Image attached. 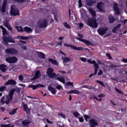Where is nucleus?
I'll return each instance as SVG.
<instances>
[{
    "label": "nucleus",
    "instance_id": "nucleus-39",
    "mask_svg": "<svg viewBox=\"0 0 127 127\" xmlns=\"http://www.w3.org/2000/svg\"><path fill=\"white\" fill-rule=\"evenodd\" d=\"M16 28L19 32H23L24 31L21 27H16Z\"/></svg>",
    "mask_w": 127,
    "mask_h": 127
},
{
    "label": "nucleus",
    "instance_id": "nucleus-5",
    "mask_svg": "<svg viewBox=\"0 0 127 127\" xmlns=\"http://www.w3.org/2000/svg\"><path fill=\"white\" fill-rule=\"evenodd\" d=\"M47 20L46 19H42L38 22V26L40 28H45L47 27Z\"/></svg>",
    "mask_w": 127,
    "mask_h": 127
},
{
    "label": "nucleus",
    "instance_id": "nucleus-32",
    "mask_svg": "<svg viewBox=\"0 0 127 127\" xmlns=\"http://www.w3.org/2000/svg\"><path fill=\"white\" fill-rule=\"evenodd\" d=\"M5 5H4V3L2 4V7L0 8V12L1 13H4L5 12V8H6Z\"/></svg>",
    "mask_w": 127,
    "mask_h": 127
},
{
    "label": "nucleus",
    "instance_id": "nucleus-22",
    "mask_svg": "<svg viewBox=\"0 0 127 127\" xmlns=\"http://www.w3.org/2000/svg\"><path fill=\"white\" fill-rule=\"evenodd\" d=\"M48 60L49 62L50 63H52V64H54V65H56V66H58V63L57 62V61L54 60L51 58L48 59Z\"/></svg>",
    "mask_w": 127,
    "mask_h": 127
},
{
    "label": "nucleus",
    "instance_id": "nucleus-1",
    "mask_svg": "<svg viewBox=\"0 0 127 127\" xmlns=\"http://www.w3.org/2000/svg\"><path fill=\"white\" fill-rule=\"evenodd\" d=\"M0 28L2 29V32L3 34L2 42V43L4 45H8V42H11L12 43H15V41L12 38L9 37H5V35H7V31L5 28H3L2 26H0Z\"/></svg>",
    "mask_w": 127,
    "mask_h": 127
},
{
    "label": "nucleus",
    "instance_id": "nucleus-62",
    "mask_svg": "<svg viewBox=\"0 0 127 127\" xmlns=\"http://www.w3.org/2000/svg\"><path fill=\"white\" fill-rule=\"evenodd\" d=\"M102 74H103V70H102V69H100L98 73V75H102Z\"/></svg>",
    "mask_w": 127,
    "mask_h": 127
},
{
    "label": "nucleus",
    "instance_id": "nucleus-59",
    "mask_svg": "<svg viewBox=\"0 0 127 127\" xmlns=\"http://www.w3.org/2000/svg\"><path fill=\"white\" fill-rule=\"evenodd\" d=\"M20 39H23L24 40H25V39H27L28 38L24 36H20Z\"/></svg>",
    "mask_w": 127,
    "mask_h": 127
},
{
    "label": "nucleus",
    "instance_id": "nucleus-29",
    "mask_svg": "<svg viewBox=\"0 0 127 127\" xmlns=\"http://www.w3.org/2000/svg\"><path fill=\"white\" fill-rule=\"evenodd\" d=\"M57 80H58L60 81V82H61L63 83V84H65V78L63 76H60L57 78Z\"/></svg>",
    "mask_w": 127,
    "mask_h": 127
},
{
    "label": "nucleus",
    "instance_id": "nucleus-8",
    "mask_svg": "<svg viewBox=\"0 0 127 127\" xmlns=\"http://www.w3.org/2000/svg\"><path fill=\"white\" fill-rule=\"evenodd\" d=\"M54 72V69L52 68H48L47 70V73L49 77L51 78H55L56 74Z\"/></svg>",
    "mask_w": 127,
    "mask_h": 127
},
{
    "label": "nucleus",
    "instance_id": "nucleus-26",
    "mask_svg": "<svg viewBox=\"0 0 127 127\" xmlns=\"http://www.w3.org/2000/svg\"><path fill=\"white\" fill-rule=\"evenodd\" d=\"M28 87L29 88H31L33 90H35L36 89H37V88H40V85L39 84H37L36 85H30L28 86Z\"/></svg>",
    "mask_w": 127,
    "mask_h": 127
},
{
    "label": "nucleus",
    "instance_id": "nucleus-43",
    "mask_svg": "<svg viewBox=\"0 0 127 127\" xmlns=\"http://www.w3.org/2000/svg\"><path fill=\"white\" fill-rule=\"evenodd\" d=\"M0 127H13V126H10V124H8V125L3 124L1 125Z\"/></svg>",
    "mask_w": 127,
    "mask_h": 127
},
{
    "label": "nucleus",
    "instance_id": "nucleus-18",
    "mask_svg": "<svg viewBox=\"0 0 127 127\" xmlns=\"http://www.w3.org/2000/svg\"><path fill=\"white\" fill-rule=\"evenodd\" d=\"M114 10L115 11V14H120V8H119V5L117 3L114 4Z\"/></svg>",
    "mask_w": 127,
    "mask_h": 127
},
{
    "label": "nucleus",
    "instance_id": "nucleus-35",
    "mask_svg": "<svg viewBox=\"0 0 127 127\" xmlns=\"http://www.w3.org/2000/svg\"><path fill=\"white\" fill-rule=\"evenodd\" d=\"M82 88H85L86 89H88L89 90H92V89H94L92 86H89L87 85H85L82 86Z\"/></svg>",
    "mask_w": 127,
    "mask_h": 127
},
{
    "label": "nucleus",
    "instance_id": "nucleus-51",
    "mask_svg": "<svg viewBox=\"0 0 127 127\" xmlns=\"http://www.w3.org/2000/svg\"><path fill=\"white\" fill-rule=\"evenodd\" d=\"M78 120L80 123H83L84 122V118H83V117L78 118Z\"/></svg>",
    "mask_w": 127,
    "mask_h": 127
},
{
    "label": "nucleus",
    "instance_id": "nucleus-7",
    "mask_svg": "<svg viewBox=\"0 0 127 127\" xmlns=\"http://www.w3.org/2000/svg\"><path fill=\"white\" fill-rule=\"evenodd\" d=\"M10 12L11 15H14L15 16H16V15H19V10L16 8L15 5L11 6V11Z\"/></svg>",
    "mask_w": 127,
    "mask_h": 127
},
{
    "label": "nucleus",
    "instance_id": "nucleus-57",
    "mask_svg": "<svg viewBox=\"0 0 127 127\" xmlns=\"http://www.w3.org/2000/svg\"><path fill=\"white\" fill-rule=\"evenodd\" d=\"M17 2H20V3H22V2H24L25 0H15Z\"/></svg>",
    "mask_w": 127,
    "mask_h": 127
},
{
    "label": "nucleus",
    "instance_id": "nucleus-23",
    "mask_svg": "<svg viewBox=\"0 0 127 127\" xmlns=\"http://www.w3.org/2000/svg\"><path fill=\"white\" fill-rule=\"evenodd\" d=\"M121 26H122V24H119L118 25H117V26L114 27L113 28V29L112 30L113 33H116V32H117V31H118V30H119V29H120V28H121Z\"/></svg>",
    "mask_w": 127,
    "mask_h": 127
},
{
    "label": "nucleus",
    "instance_id": "nucleus-24",
    "mask_svg": "<svg viewBox=\"0 0 127 127\" xmlns=\"http://www.w3.org/2000/svg\"><path fill=\"white\" fill-rule=\"evenodd\" d=\"M89 11L90 12L93 17H96V11H95L94 9L89 8Z\"/></svg>",
    "mask_w": 127,
    "mask_h": 127
},
{
    "label": "nucleus",
    "instance_id": "nucleus-38",
    "mask_svg": "<svg viewBox=\"0 0 127 127\" xmlns=\"http://www.w3.org/2000/svg\"><path fill=\"white\" fill-rule=\"evenodd\" d=\"M16 111H17V108L13 109L12 111H10L9 112V115H10L11 116L14 115L16 113Z\"/></svg>",
    "mask_w": 127,
    "mask_h": 127
},
{
    "label": "nucleus",
    "instance_id": "nucleus-14",
    "mask_svg": "<svg viewBox=\"0 0 127 127\" xmlns=\"http://www.w3.org/2000/svg\"><path fill=\"white\" fill-rule=\"evenodd\" d=\"M41 77V74H40V71L36 70L35 71V76L33 78H31V81L36 80V79H39Z\"/></svg>",
    "mask_w": 127,
    "mask_h": 127
},
{
    "label": "nucleus",
    "instance_id": "nucleus-10",
    "mask_svg": "<svg viewBox=\"0 0 127 127\" xmlns=\"http://www.w3.org/2000/svg\"><path fill=\"white\" fill-rule=\"evenodd\" d=\"M108 31L107 27H100L98 28L97 32H98L99 35H105V33H107Z\"/></svg>",
    "mask_w": 127,
    "mask_h": 127
},
{
    "label": "nucleus",
    "instance_id": "nucleus-19",
    "mask_svg": "<svg viewBox=\"0 0 127 127\" xmlns=\"http://www.w3.org/2000/svg\"><path fill=\"white\" fill-rule=\"evenodd\" d=\"M48 89L53 95H56V93H57V90L56 89L52 87L51 86H49L48 88Z\"/></svg>",
    "mask_w": 127,
    "mask_h": 127
},
{
    "label": "nucleus",
    "instance_id": "nucleus-56",
    "mask_svg": "<svg viewBox=\"0 0 127 127\" xmlns=\"http://www.w3.org/2000/svg\"><path fill=\"white\" fill-rule=\"evenodd\" d=\"M111 34H112V32H109L107 33V34L105 36V37H108V36H111Z\"/></svg>",
    "mask_w": 127,
    "mask_h": 127
},
{
    "label": "nucleus",
    "instance_id": "nucleus-47",
    "mask_svg": "<svg viewBox=\"0 0 127 127\" xmlns=\"http://www.w3.org/2000/svg\"><path fill=\"white\" fill-rule=\"evenodd\" d=\"M79 59H80V60L81 61H82V62H87V61H88V60H87V59H86V58H79Z\"/></svg>",
    "mask_w": 127,
    "mask_h": 127
},
{
    "label": "nucleus",
    "instance_id": "nucleus-4",
    "mask_svg": "<svg viewBox=\"0 0 127 127\" xmlns=\"http://www.w3.org/2000/svg\"><path fill=\"white\" fill-rule=\"evenodd\" d=\"M15 92V89L13 88L9 91V94L6 96L5 104H9L11 101H12V98L13 97V94Z\"/></svg>",
    "mask_w": 127,
    "mask_h": 127
},
{
    "label": "nucleus",
    "instance_id": "nucleus-61",
    "mask_svg": "<svg viewBox=\"0 0 127 127\" xmlns=\"http://www.w3.org/2000/svg\"><path fill=\"white\" fill-rule=\"evenodd\" d=\"M84 119L85 120V121H87V120H89V119H90V117L87 116V115H84Z\"/></svg>",
    "mask_w": 127,
    "mask_h": 127
},
{
    "label": "nucleus",
    "instance_id": "nucleus-17",
    "mask_svg": "<svg viewBox=\"0 0 127 127\" xmlns=\"http://www.w3.org/2000/svg\"><path fill=\"white\" fill-rule=\"evenodd\" d=\"M22 106L23 108L24 111H25L27 114H29L30 113L31 109L28 108L27 105L23 102Z\"/></svg>",
    "mask_w": 127,
    "mask_h": 127
},
{
    "label": "nucleus",
    "instance_id": "nucleus-16",
    "mask_svg": "<svg viewBox=\"0 0 127 127\" xmlns=\"http://www.w3.org/2000/svg\"><path fill=\"white\" fill-rule=\"evenodd\" d=\"M76 39H77V40H79V41L85 43V45H87L88 46L92 45V43L89 40L81 39L80 38H76Z\"/></svg>",
    "mask_w": 127,
    "mask_h": 127
},
{
    "label": "nucleus",
    "instance_id": "nucleus-21",
    "mask_svg": "<svg viewBox=\"0 0 127 127\" xmlns=\"http://www.w3.org/2000/svg\"><path fill=\"white\" fill-rule=\"evenodd\" d=\"M62 60L63 61L64 64H66V63H68V62H70L71 61L70 58L66 57H62Z\"/></svg>",
    "mask_w": 127,
    "mask_h": 127
},
{
    "label": "nucleus",
    "instance_id": "nucleus-50",
    "mask_svg": "<svg viewBox=\"0 0 127 127\" xmlns=\"http://www.w3.org/2000/svg\"><path fill=\"white\" fill-rule=\"evenodd\" d=\"M106 56L108 57L109 60H112V59H113V58L111 57V55H110V54H107Z\"/></svg>",
    "mask_w": 127,
    "mask_h": 127
},
{
    "label": "nucleus",
    "instance_id": "nucleus-49",
    "mask_svg": "<svg viewBox=\"0 0 127 127\" xmlns=\"http://www.w3.org/2000/svg\"><path fill=\"white\" fill-rule=\"evenodd\" d=\"M97 62L99 65H105V63H103L99 60H97Z\"/></svg>",
    "mask_w": 127,
    "mask_h": 127
},
{
    "label": "nucleus",
    "instance_id": "nucleus-34",
    "mask_svg": "<svg viewBox=\"0 0 127 127\" xmlns=\"http://www.w3.org/2000/svg\"><path fill=\"white\" fill-rule=\"evenodd\" d=\"M81 16H84V14H86V10L84 8H81L80 10Z\"/></svg>",
    "mask_w": 127,
    "mask_h": 127
},
{
    "label": "nucleus",
    "instance_id": "nucleus-2",
    "mask_svg": "<svg viewBox=\"0 0 127 127\" xmlns=\"http://www.w3.org/2000/svg\"><path fill=\"white\" fill-rule=\"evenodd\" d=\"M87 62L90 63V64H94L93 68H94V72L89 75V78H91L92 76H95V75L97 74V73H98V71L99 70V64L96 63V61H92L90 59L87 60Z\"/></svg>",
    "mask_w": 127,
    "mask_h": 127
},
{
    "label": "nucleus",
    "instance_id": "nucleus-25",
    "mask_svg": "<svg viewBox=\"0 0 127 127\" xmlns=\"http://www.w3.org/2000/svg\"><path fill=\"white\" fill-rule=\"evenodd\" d=\"M67 94H77L79 95V94H81V92L80 91H79L78 90L75 89V90H72L70 91H68L67 92Z\"/></svg>",
    "mask_w": 127,
    "mask_h": 127
},
{
    "label": "nucleus",
    "instance_id": "nucleus-40",
    "mask_svg": "<svg viewBox=\"0 0 127 127\" xmlns=\"http://www.w3.org/2000/svg\"><path fill=\"white\" fill-rule=\"evenodd\" d=\"M96 82L97 83H98V84H100V85H101V86L104 87V88H106V86H105V84H104V82H103V81H101L100 80H96Z\"/></svg>",
    "mask_w": 127,
    "mask_h": 127
},
{
    "label": "nucleus",
    "instance_id": "nucleus-45",
    "mask_svg": "<svg viewBox=\"0 0 127 127\" xmlns=\"http://www.w3.org/2000/svg\"><path fill=\"white\" fill-rule=\"evenodd\" d=\"M82 50H78V51H88V52H90V50H89V49L86 48L83 49V48H82V47H80Z\"/></svg>",
    "mask_w": 127,
    "mask_h": 127
},
{
    "label": "nucleus",
    "instance_id": "nucleus-46",
    "mask_svg": "<svg viewBox=\"0 0 127 127\" xmlns=\"http://www.w3.org/2000/svg\"><path fill=\"white\" fill-rule=\"evenodd\" d=\"M6 89V87L4 86H2L0 87V92H2V91H5Z\"/></svg>",
    "mask_w": 127,
    "mask_h": 127
},
{
    "label": "nucleus",
    "instance_id": "nucleus-42",
    "mask_svg": "<svg viewBox=\"0 0 127 127\" xmlns=\"http://www.w3.org/2000/svg\"><path fill=\"white\" fill-rule=\"evenodd\" d=\"M65 86L66 87H68V86H72V87H74V85H73V83L71 82H68L65 84Z\"/></svg>",
    "mask_w": 127,
    "mask_h": 127
},
{
    "label": "nucleus",
    "instance_id": "nucleus-58",
    "mask_svg": "<svg viewBox=\"0 0 127 127\" xmlns=\"http://www.w3.org/2000/svg\"><path fill=\"white\" fill-rule=\"evenodd\" d=\"M6 27H7V28L9 30H10L11 31V30H12V28H11V26H10V25H8L7 26H6Z\"/></svg>",
    "mask_w": 127,
    "mask_h": 127
},
{
    "label": "nucleus",
    "instance_id": "nucleus-33",
    "mask_svg": "<svg viewBox=\"0 0 127 127\" xmlns=\"http://www.w3.org/2000/svg\"><path fill=\"white\" fill-rule=\"evenodd\" d=\"M22 124L25 127H27L29 124H30V121L28 120H24V121L22 122Z\"/></svg>",
    "mask_w": 127,
    "mask_h": 127
},
{
    "label": "nucleus",
    "instance_id": "nucleus-55",
    "mask_svg": "<svg viewBox=\"0 0 127 127\" xmlns=\"http://www.w3.org/2000/svg\"><path fill=\"white\" fill-rule=\"evenodd\" d=\"M115 91L117 92V93H119V94H122V91L121 90H119L117 87L115 88Z\"/></svg>",
    "mask_w": 127,
    "mask_h": 127
},
{
    "label": "nucleus",
    "instance_id": "nucleus-41",
    "mask_svg": "<svg viewBox=\"0 0 127 127\" xmlns=\"http://www.w3.org/2000/svg\"><path fill=\"white\" fill-rule=\"evenodd\" d=\"M73 115L75 118H78V117H80V114L77 112H74L73 113Z\"/></svg>",
    "mask_w": 127,
    "mask_h": 127
},
{
    "label": "nucleus",
    "instance_id": "nucleus-31",
    "mask_svg": "<svg viewBox=\"0 0 127 127\" xmlns=\"http://www.w3.org/2000/svg\"><path fill=\"white\" fill-rule=\"evenodd\" d=\"M37 54L38 57L40 58H41V59H45V55H44V54H43V53H41V52H37Z\"/></svg>",
    "mask_w": 127,
    "mask_h": 127
},
{
    "label": "nucleus",
    "instance_id": "nucleus-37",
    "mask_svg": "<svg viewBox=\"0 0 127 127\" xmlns=\"http://www.w3.org/2000/svg\"><path fill=\"white\" fill-rule=\"evenodd\" d=\"M64 25L65 28H67V29H71V26L69 24L67 23V22L64 23Z\"/></svg>",
    "mask_w": 127,
    "mask_h": 127
},
{
    "label": "nucleus",
    "instance_id": "nucleus-6",
    "mask_svg": "<svg viewBox=\"0 0 127 127\" xmlns=\"http://www.w3.org/2000/svg\"><path fill=\"white\" fill-rule=\"evenodd\" d=\"M5 60L6 62L9 63L10 64H14L15 63H16V62H17L18 60L16 57L12 56L6 58L5 59Z\"/></svg>",
    "mask_w": 127,
    "mask_h": 127
},
{
    "label": "nucleus",
    "instance_id": "nucleus-36",
    "mask_svg": "<svg viewBox=\"0 0 127 127\" xmlns=\"http://www.w3.org/2000/svg\"><path fill=\"white\" fill-rule=\"evenodd\" d=\"M109 19L111 23H113V22H115V20H116V19H114L113 16H109Z\"/></svg>",
    "mask_w": 127,
    "mask_h": 127
},
{
    "label": "nucleus",
    "instance_id": "nucleus-20",
    "mask_svg": "<svg viewBox=\"0 0 127 127\" xmlns=\"http://www.w3.org/2000/svg\"><path fill=\"white\" fill-rule=\"evenodd\" d=\"M86 2L87 5L92 6V5H94L95 3H96V0H87Z\"/></svg>",
    "mask_w": 127,
    "mask_h": 127
},
{
    "label": "nucleus",
    "instance_id": "nucleus-11",
    "mask_svg": "<svg viewBox=\"0 0 127 127\" xmlns=\"http://www.w3.org/2000/svg\"><path fill=\"white\" fill-rule=\"evenodd\" d=\"M98 121L94 119H91L89 121V126L90 127H96L98 126Z\"/></svg>",
    "mask_w": 127,
    "mask_h": 127
},
{
    "label": "nucleus",
    "instance_id": "nucleus-30",
    "mask_svg": "<svg viewBox=\"0 0 127 127\" xmlns=\"http://www.w3.org/2000/svg\"><path fill=\"white\" fill-rule=\"evenodd\" d=\"M68 12L70 19H71L72 20H76V15H75V14H72L71 17V11L70 9H69Z\"/></svg>",
    "mask_w": 127,
    "mask_h": 127
},
{
    "label": "nucleus",
    "instance_id": "nucleus-28",
    "mask_svg": "<svg viewBox=\"0 0 127 127\" xmlns=\"http://www.w3.org/2000/svg\"><path fill=\"white\" fill-rule=\"evenodd\" d=\"M24 30L27 32V33H31L32 32V29L28 27H25L24 28Z\"/></svg>",
    "mask_w": 127,
    "mask_h": 127
},
{
    "label": "nucleus",
    "instance_id": "nucleus-9",
    "mask_svg": "<svg viewBox=\"0 0 127 127\" xmlns=\"http://www.w3.org/2000/svg\"><path fill=\"white\" fill-rule=\"evenodd\" d=\"M5 51L6 53L11 55H17V53H18L17 50L14 48L6 49L5 50Z\"/></svg>",
    "mask_w": 127,
    "mask_h": 127
},
{
    "label": "nucleus",
    "instance_id": "nucleus-12",
    "mask_svg": "<svg viewBox=\"0 0 127 127\" xmlns=\"http://www.w3.org/2000/svg\"><path fill=\"white\" fill-rule=\"evenodd\" d=\"M64 46H65V47H70L72 49H74V50H82L81 47H77L76 46L69 45L66 43L64 44Z\"/></svg>",
    "mask_w": 127,
    "mask_h": 127
},
{
    "label": "nucleus",
    "instance_id": "nucleus-3",
    "mask_svg": "<svg viewBox=\"0 0 127 127\" xmlns=\"http://www.w3.org/2000/svg\"><path fill=\"white\" fill-rule=\"evenodd\" d=\"M86 24L92 28H97L98 27V23L95 18H88L86 21Z\"/></svg>",
    "mask_w": 127,
    "mask_h": 127
},
{
    "label": "nucleus",
    "instance_id": "nucleus-54",
    "mask_svg": "<svg viewBox=\"0 0 127 127\" xmlns=\"http://www.w3.org/2000/svg\"><path fill=\"white\" fill-rule=\"evenodd\" d=\"M56 88L58 90H60V89H62V86L60 85H58L56 86Z\"/></svg>",
    "mask_w": 127,
    "mask_h": 127
},
{
    "label": "nucleus",
    "instance_id": "nucleus-27",
    "mask_svg": "<svg viewBox=\"0 0 127 127\" xmlns=\"http://www.w3.org/2000/svg\"><path fill=\"white\" fill-rule=\"evenodd\" d=\"M0 70H1V71H2V72H5V71L6 70H7V68L5 65L1 64V65H0Z\"/></svg>",
    "mask_w": 127,
    "mask_h": 127
},
{
    "label": "nucleus",
    "instance_id": "nucleus-13",
    "mask_svg": "<svg viewBox=\"0 0 127 127\" xmlns=\"http://www.w3.org/2000/svg\"><path fill=\"white\" fill-rule=\"evenodd\" d=\"M97 7L101 12L105 11V10H104V2H100L98 3Z\"/></svg>",
    "mask_w": 127,
    "mask_h": 127
},
{
    "label": "nucleus",
    "instance_id": "nucleus-53",
    "mask_svg": "<svg viewBox=\"0 0 127 127\" xmlns=\"http://www.w3.org/2000/svg\"><path fill=\"white\" fill-rule=\"evenodd\" d=\"M4 97H2L1 99V102L2 103V104H5V101H4Z\"/></svg>",
    "mask_w": 127,
    "mask_h": 127
},
{
    "label": "nucleus",
    "instance_id": "nucleus-60",
    "mask_svg": "<svg viewBox=\"0 0 127 127\" xmlns=\"http://www.w3.org/2000/svg\"><path fill=\"white\" fill-rule=\"evenodd\" d=\"M59 116H60V117H62L63 119H65V115L63 114V113L59 114Z\"/></svg>",
    "mask_w": 127,
    "mask_h": 127
},
{
    "label": "nucleus",
    "instance_id": "nucleus-15",
    "mask_svg": "<svg viewBox=\"0 0 127 127\" xmlns=\"http://www.w3.org/2000/svg\"><path fill=\"white\" fill-rule=\"evenodd\" d=\"M16 81L13 79H9L7 80L6 82L5 83V86H14L16 84Z\"/></svg>",
    "mask_w": 127,
    "mask_h": 127
},
{
    "label": "nucleus",
    "instance_id": "nucleus-44",
    "mask_svg": "<svg viewBox=\"0 0 127 127\" xmlns=\"http://www.w3.org/2000/svg\"><path fill=\"white\" fill-rule=\"evenodd\" d=\"M3 24L4 26H5V27L6 26H8V25H9V24H8V21H7V20H5L3 22Z\"/></svg>",
    "mask_w": 127,
    "mask_h": 127
},
{
    "label": "nucleus",
    "instance_id": "nucleus-64",
    "mask_svg": "<svg viewBox=\"0 0 127 127\" xmlns=\"http://www.w3.org/2000/svg\"><path fill=\"white\" fill-rule=\"evenodd\" d=\"M122 61L124 63H127V59H123Z\"/></svg>",
    "mask_w": 127,
    "mask_h": 127
},
{
    "label": "nucleus",
    "instance_id": "nucleus-63",
    "mask_svg": "<svg viewBox=\"0 0 127 127\" xmlns=\"http://www.w3.org/2000/svg\"><path fill=\"white\" fill-rule=\"evenodd\" d=\"M99 98H104L105 94H101L98 95Z\"/></svg>",
    "mask_w": 127,
    "mask_h": 127
},
{
    "label": "nucleus",
    "instance_id": "nucleus-48",
    "mask_svg": "<svg viewBox=\"0 0 127 127\" xmlns=\"http://www.w3.org/2000/svg\"><path fill=\"white\" fill-rule=\"evenodd\" d=\"M78 6L79 7H82L83 4H82V0H78Z\"/></svg>",
    "mask_w": 127,
    "mask_h": 127
},
{
    "label": "nucleus",
    "instance_id": "nucleus-52",
    "mask_svg": "<svg viewBox=\"0 0 127 127\" xmlns=\"http://www.w3.org/2000/svg\"><path fill=\"white\" fill-rule=\"evenodd\" d=\"M18 78L20 81H23V76L22 75H19Z\"/></svg>",
    "mask_w": 127,
    "mask_h": 127
}]
</instances>
